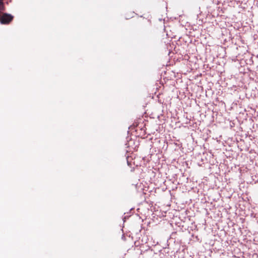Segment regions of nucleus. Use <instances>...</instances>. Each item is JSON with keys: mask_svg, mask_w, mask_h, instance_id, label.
<instances>
[{"mask_svg": "<svg viewBox=\"0 0 258 258\" xmlns=\"http://www.w3.org/2000/svg\"><path fill=\"white\" fill-rule=\"evenodd\" d=\"M13 19V17L8 14L0 15V22L2 24L9 23Z\"/></svg>", "mask_w": 258, "mask_h": 258, "instance_id": "nucleus-1", "label": "nucleus"}, {"mask_svg": "<svg viewBox=\"0 0 258 258\" xmlns=\"http://www.w3.org/2000/svg\"><path fill=\"white\" fill-rule=\"evenodd\" d=\"M3 0H0V10H2L3 8Z\"/></svg>", "mask_w": 258, "mask_h": 258, "instance_id": "nucleus-2", "label": "nucleus"}]
</instances>
